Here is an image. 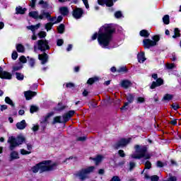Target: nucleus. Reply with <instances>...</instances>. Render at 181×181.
Returning a JSON list of instances; mask_svg holds the SVG:
<instances>
[{"mask_svg":"<svg viewBox=\"0 0 181 181\" xmlns=\"http://www.w3.org/2000/svg\"><path fill=\"white\" fill-rule=\"evenodd\" d=\"M112 33H114V28L108 24L102 26L99 30L98 42L103 49H110L112 43Z\"/></svg>","mask_w":181,"mask_h":181,"instance_id":"nucleus-1","label":"nucleus"},{"mask_svg":"<svg viewBox=\"0 0 181 181\" xmlns=\"http://www.w3.org/2000/svg\"><path fill=\"white\" fill-rule=\"evenodd\" d=\"M57 166V163L51 160H44L32 168L33 173H43V172H49L53 170Z\"/></svg>","mask_w":181,"mask_h":181,"instance_id":"nucleus-2","label":"nucleus"},{"mask_svg":"<svg viewBox=\"0 0 181 181\" xmlns=\"http://www.w3.org/2000/svg\"><path fill=\"white\" fill-rule=\"evenodd\" d=\"M135 153L131 155L132 159H141L144 158V159H151V154H149L148 151V147L146 146H139L136 145L135 146Z\"/></svg>","mask_w":181,"mask_h":181,"instance_id":"nucleus-3","label":"nucleus"},{"mask_svg":"<svg viewBox=\"0 0 181 181\" xmlns=\"http://www.w3.org/2000/svg\"><path fill=\"white\" fill-rule=\"evenodd\" d=\"M25 136L23 134H20L17 136V138H15V136H11L8 137V139L7 141L8 144H9V149L10 151H13L15 148H17V146H19V145H22L23 142L25 141Z\"/></svg>","mask_w":181,"mask_h":181,"instance_id":"nucleus-4","label":"nucleus"},{"mask_svg":"<svg viewBox=\"0 0 181 181\" xmlns=\"http://www.w3.org/2000/svg\"><path fill=\"white\" fill-rule=\"evenodd\" d=\"M76 112L74 110H70L67 113L64 114L63 117L57 116L54 118L52 124H66L67 121L74 115Z\"/></svg>","mask_w":181,"mask_h":181,"instance_id":"nucleus-5","label":"nucleus"},{"mask_svg":"<svg viewBox=\"0 0 181 181\" xmlns=\"http://www.w3.org/2000/svg\"><path fill=\"white\" fill-rule=\"evenodd\" d=\"M95 170V167L94 166L83 168L76 173V176L79 177L81 180H86V179H88V175H90V173H93Z\"/></svg>","mask_w":181,"mask_h":181,"instance_id":"nucleus-6","label":"nucleus"},{"mask_svg":"<svg viewBox=\"0 0 181 181\" xmlns=\"http://www.w3.org/2000/svg\"><path fill=\"white\" fill-rule=\"evenodd\" d=\"M152 40L145 39L143 40V45L146 49H150V47H153V46H156L158 45V42L160 40V37L158 35H154L152 37Z\"/></svg>","mask_w":181,"mask_h":181,"instance_id":"nucleus-7","label":"nucleus"},{"mask_svg":"<svg viewBox=\"0 0 181 181\" xmlns=\"http://www.w3.org/2000/svg\"><path fill=\"white\" fill-rule=\"evenodd\" d=\"M37 49L38 50H41V52L49 50V49H50V47L49 46V42H47V40H38L37 42V45H34V52H36Z\"/></svg>","mask_w":181,"mask_h":181,"instance_id":"nucleus-8","label":"nucleus"},{"mask_svg":"<svg viewBox=\"0 0 181 181\" xmlns=\"http://www.w3.org/2000/svg\"><path fill=\"white\" fill-rule=\"evenodd\" d=\"M126 97L127 102L124 103L123 107L120 108L121 111H127V110H128V105L134 103V98H135V97L131 93H128Z\"/></svg>","mask_w":181,"mask_h":181,"instance_id":"nucleus-9","label":"nucleus"},{"mask_svg":"<svg viewBox=\"0 0 181 181\" xmlns=\"http://www.w3.org/2000/svg\"><path fill=\"white\" fill-rule=\"evenodd\" d=\"M84 11L81 8L76 7L73 10L72 15L75 19H80L83 17Z\"/></svg>","mask_w":181,"mask_h":181,"instance_id":"nucleus-10","label":"nucleus"},{"mask_svg":"<svg viewBox=\"0 0 181 181\" xmlns=\"http://www.w3.org/2000/svg\"><path fill=\"white\" fill-rule=\"evenodd\" d=\"M0 78H4V80H11L12 78V74L4 71L2 67L0 66Z\"/></svg>","mask_w":181,"mask_h":181,"instance_id":"nucleus-11","label":"nucleus"},{"mask_svg":"<svg viewBox=\"0 0 181 181\" xmlns=\"http://www.w3.org/2000/svg\"><path fill=\"white\" fill-rule=\"evenodd\" d=\"M40 28V23H38L35 25H30L28 27V29H29L30 30H32L33 32V36H32L33 40H36V39H37V37L36 36V35H35V30H37V29H39Z\"/></svg>","mask_w":181,"mask_h":181,"instance_id":"nucleus-12","label":"nucleus"},{"mask_svg":"<svg viewBox=\"0 0 181 181\" xmlns=\"http://www.w3.org/2000/svg\"><path fill=\"white\" fill-rule=\"evenodd\" d=\"M50 14L51 13H49L48 11H46V10H42L39 16V19H40L41 21H45L47 19L48 21L49 18H50Z\"/></svg>","mask_w":181,"mask_h":181,"instance_id":"nucleus-13","label":"nucleus"},{"mask_svg":"<svg viewBox=\"0 0 181 181\" xmlns=\"http://www.w3.org/2000/svg\"><path fill=\"white\" fill-rule=\"evenodd\" d=\"M117 0H98V4L99 5H106V6H112L114 2Z\"/></svg>","mask_w":181,"mask_h":181,"instance_id":"nucleus-14","label":"nucleus"},{"mask_svg":"<svg viewBox=\"0 0 181 181\" xmlns=\"http://www.w3.org/2000/svg\"><path fill=\"white\" fill-rule=\"evenodd\" d=\"M163 84V79L159 78L156 80V81L152 82L151 86H150V88L151 90H153V88H156V87H159Z\"/></svg>","mask_w":181,"mask_h":181,"instance_id":"nucleus-15","label":"nucleus"},{"mask_svg":"<svg viewBox=\"0 0 181 181\" xmlns=\"http://www.w3.org/2000/svg\"><path fill=\"white\" fill-rule=\"evenodd\" d=\"M131 142V139H122L117 144V148H119V146H125L128 145Z\"/></svg>","mask_w":181,"mask_h":181,"instance_id":"nucleus-16","label":"nucleus"},{"mask_svg":"<svg viewBox=\"0 0 181 181\" xmlns=\"http://www.w3.org/2000/svg\"><path fill=\"white\" fill-rule=\"evenodd\" d=\"M36 94H37L36 92H33L31 90H28L24 93L26 100H32V98L35 97V95H36Z\"/></svg>","mask_w":181,"mask_h":181,"instance_id":"nucleus-17","label":"nucleus"},{"mask_svg":"<svg viewBox=\"0 0 181 181\" xmlns=\"http://www.w3.org/2000/svg\"><path fill=\"white\" fill-rule=\"evenodd\" d=\"M38 59L39 60H40L42 64H45V63H47V59H48L47 54L44 53L42 54H39Z\"/></svg>","mask_w":181,"mask_h":181,"instance_id":"nucleus-18","label":"nucleus"},{"mask_svg":"<svg viewBox=\"0 0 181 181\" xmlns=\"http://www.w3.org/2000/svg\"><path fill=\"white\" fill-rule=\"evenodd\" d=\"M121 86L123 88H129L132 86V82L129 80H124L121 82Z\"/></svg>","mask_w":181,"mask_h":181,"instance_id":"nucleus-19","label":"nucleus"},{"mask_svg":"<svg viewBox=\"0 0 181 181\" xmlns=\"http://www.w3.org/2000/svg\"><path fill=\"white\" fill-rule=\"evenodd\" d=\"M16 128L18 129H25L26 128V121L22 120L21 122H19L16 124Z\"/></svg>","mask_w":181,"mask_h":181,"instance_id":"nucleus-20","label":"nucleus"},{"mask_svg":"<svg viewBox=\"0 0 181 181\" xmlns=\"http://www.w3.org/2000/svg\"><path fill=\"white\" fill-rule=\"evenodd\" d=\"M16 159H19V153H18L17 151H12L10 153V161L11 162V160H15Z\"/></svg>","mask_w":181,"mask_h":181,"instance_id":"nucleus-21","label":"nucleus"},{"mask_svg":"<svg viewBox=\"0 0 181 181\" xmlns=\"http://www.w3.org/2000/svg\"><path fill=\"white\" fill-rule=\"evenodd\" d=\"M137 59H138L139 63H144V62H145V60H146V58H145V53L140 52L137 55Z\"/></svg>","mask_w":181,"mask_h":181,"instance_id":"nucleus-22","label":"nucleus"},{"mask_svg":"<svg viewBox=\"0 0 181 181\" xmlns=\"http://www.w3.org/2000/svg\"><path fill=\"white\" fill-rule=\"evenodd\" d=\"M22 69H23V64L19 62L18 64L13 66V71H18L19 70H22Z\"/></svg>","mask_w":181,"mask_h":181,"instance_id":"nucleus-23","label":"nucleus"},{"mask_svg":"<svg viewBox=\"0 0 181 181\" xmlns=\"http://www.w3.org/2000/svg\"><path fill=\"white\" fill-rule=\"evenodd\" d=\"M59 12L62 13V15L66 16V15L69 14V8H67V7H61L59 8Z\"/></svg>","mask_w":181,"mask_h":181,"instance_id":"nucleus-24","label":"nucleus"},{"mask_svg":"<svg viewBox=\"0 0 181 181\" xmlns=\"http://www.w3.org/2000/svg\"><path fill=\"white\" fill-rule=\"evenodd\" d=\"M29 16L33 18L34 19H39L40 14L37 11H31L29 13Z\"/></svg>","mask_w":181,"mask_h":181,"instance_id":"nucleus-25","label":"nucleus"},{"mask_svg":"<svg viewBox=\"0 0 181 181\" xmlns=\"http://www.w3.org/2000/svg\"><path fill=\"white\" fill-rule=\"evenodd\" d=\"M144 177H145V179H151V181L159 180V177H158V175H153V176L150 177L147 174H145Z\"/></svg>","mask_w":181,"mask_h":181,"instance_id":"nucleus-26","label":"nucleus"},{"mask_svg":"<svg viewBox=\"0 0 181 181\" xmlns=\"http://www.w3.org/2000/svg\"><path fill=\"white\" fill-rule=\"evenodd\" d=\"M103 159H104V157L103 156H98L96 158H93V160L95 163V165H98L103 162Z\"/></svg>","mask_w":181,"mask_h":181,"instance_id":"nucleus-27","label":"nucleus"},{"mask_svg":"<svg viewBox=\"0 0 181 181\" xmlns=\"http://www.w3.org/2000/svg\"><path fill=\"white\" fill-rule=\"evenodd\" d=\"M16 11L17 14L20 13L21 15H23V13L26 12V8H23L21 6H18L16 8Z\"/></svg>","mask_w":181,"mask_h":181,"instance_id":"nucleus-28","label":"nucleus"},{"mask_svg":"<svg viewBox=\"0 0 181 181\" xmlns=\"http://www.w3.org/2000/svg\"><path fill=\"white\" fill-rule=\"evenodd\" d=\"M100 80V78L98 76H95L93 78H90L88 81L87 83L88 84H93V83H95V81H98Z\"/></svg>","mask_w":181,"mask_h":181,"instance_id":"nucleus-29","label":"nucleus"},{"mask_svg":"<svg viewBox=\"0 0 181 181\" xmlns=\"http://www.w3.org/2000/svg\"><path fill=\"white\" fill-rule=\"evenodd\" d=\"M17 52L18 53H24L25 52V47L22 45V44H18L16 45Z\"/></svg>","mask_w":181,"mask_h":181,"instance_id":"nucleus-30","label":"nucleus"},{"mask_svg":"<svg viewBox=\"0 0 181 181\" xmlns=\"http://www.w3.org/2000/svg\"><path fill=\"white\" fill-rule=\"evenodd\" d=\"M39 5H42V7L44 8V9L49 8V3H47V1H45L43 0H40Z\"/></svg>","mask_w":181,"mask_h":181,"instance_id":"nucleus-31","label":"nucleus"},{"mask_svg":"<svg viewBox=\"0 0 181 181\" xmlns=\"http://www.w3.org/2000/svg\"><path fill=\"white\" fill-rule=\"evenodd\" d=\"M174 35H173V39H176V37H180V30L179 28H175L174 30Z\"/></svg>","mask_w":181,"mask_h":181,"instance_id":"nucleus-32","label":"nucleus"},{"mask_svg":"<svg viewBox=\"0 0 181 181\" xmlns=\"http://www.w3.org/2000/svg\"><path fill=\"white\" fill-rule=\"evenodd\" d=\"M128 69H127V66H120L117 69V73H127Z\"/></svg>","mask_w":181,"mask_h":181,"instance_id":"nucleus-33","label":"nucleus"},{"mask_svg":"<svg viewBox=\"0 0 181 181\" xmlns=\"http://www.w3.org/2000/svg\"><path fill=\"white\" fill-rule=\"evenodd\" d=\"M5 103H6V104H8L11 107H15V104L13 103V101H12L11 98L9 97H6Z\"/></svg>","mask_w":181,"mask_h":181,"instance_id":"nucleus-34","label":"nucleus"},{"mask_svg":"<svg viewBox=\"0 0 181 181\" xmlns=\"http://www.w3.org/2000/svg\"><path fill=\"white\" fill-rule=\"evenodd\" d=\"M140 36L143 37H148L149 36V33L146 30H142L140 31Z\"/></svg>","mask_w":181,"mask_h":181,"instance_id":"nucleus-35","label":"nucleus"},{"mask_svg":"<svg viewBox=\"0 0 181 181\" xmlns=\"http://www.w3.org/2000/svg\"><path fill=\"white\" fill-rule=\"evenodd\" d=\"M172 98H173V95H170V94H165L163 97V100L164 101H170V100H172Z\"/></svg>","mask_w":181,"mask_h":181,"instance_id":"nucleus-36","label":"nucleus"},{"mask_svg":"<svg viewBox=\"0 0 181 181\" xmlns=\"http://www.w3.org/2000/svg\"><path fill=\"white\" fill-rule=\"evenodd\" d=\"M16 77L17 80L22 81V80H23L25 76L21 73L16 72Z\"/></svg>","mask_w":181,"mask_h":181,"instance_id":"nucleus-37","label":"nucleus"},{"mask_svg":"<svg viewBox=\"0 0 181 181\" xmlns=\"http://www.w3.org/2000/svg\"><path fill=\"white\" fill-rule=\"evenodd\" d=\"M57 18L56 17H52V16H49V18H48V21H49V22H52V23L53 25H56V23H57Z\"/></svg>","mask_w":181,"mask_h":181,"instance_id":"nucleus-38","label":"nucleus"},{"mask_svg":"<svg viewBox=\"0 0 181 181\" xmlns=\"http://www.w3.org/2000/svg\"><path fill=\"white\" fill-rule=\"evenodd\" d=\"M163 22L165 23V25H169V15H165L163 18Z\"/></svg>","mask_w":181,"mask_h":181,"instance_id":"nucleus-39","label":"nucleus"},{"mask_svg":"<svg viewBox=\"0 0 181 181\" xmlns=\"http://www.w3.org/2000/svg\"><path fill=\"white\" fill-rule=\"evenodd\" d=\"M53 23H48L47 24H45V29L46 30H47V32H49V30H52V28H53Z\"/></svg>","mask_w":181,"mask_h":181,"instance_id":"nucleus-40","label":"nucleus"},{"mask_svg":"<svg viewBox=\"0 0 181 181\" xmlns=\"http://www.w3.org/2000/svg\"><path fill=\"white\" fill-rule=\"evenodd\" d=\"M145 103V98L144 97H139L136 98V103L137 104H142Z\"/></svg>","mask_w":181,"mask_h":181,"instance_id":"nucleus-41","label":"nucleus"},{"mask_svg":"<svg viewBox=\"0 0 181 181\" xmlns=\"http://www.w3.org/2000/svg\"><path fill=\"white\" fill-rule=\"evenodd\" d=\"M57 30H58L59 33H63V32H64V24H61L57 28Z\"/></svg>","mask_w":181,"mask_h":181,"instance_id":"nucleus-42","label":"nucleus"},{"mask_svg":"<svg viewBox=\"0 0 181 181\" xmlns=\"http://www.w3.org/2000/svg\"><path fill=\"white\" fill-rule=\"evenodd\" d=\"M37 110H39V107H37V106L33 105L30 107V111L31 114H33V112H36Z\"/></svg>","mask_w":181,"mask_h":181,"instance_id":"nucleus-43","label":"nucleus"},{"mask_svg":"<svg viewBox=\"0 0 181 181\" xmlns=\"http://www.w3.org/2000/svg\"><path fill=\"white\" fill-rule=\"evenodd\" d=\"M115 17L117 18V19H119V18H122V13L121 11H116L115 13Z\"/></svg>","mask_w":181,"mask_h":181,"instance_id":"nucleus-44","label":"nucleus"},{"mask_svg":"<svg viewBox=\"0 0 181 181\" xmlns=\"http://www.w3.org/2000/svg\"><path fill=\"white\" fill-rule=\"evenodd\" d=\"M20 152H21V155H30V151H28L25 149H21Z\"/></svg>","mask_w":181,"mask_h":181,"instance_id":"nucleus-45","label":"nucleus"},{"mask_svg":"<svg viewBox=\"0 0 181 181\" xmlns=\"http://www.w3.org/2000/svg\"><path fill=\"white\" fill-rule=\"evenodd\" d=\"M38 36L40 39H42V37H46V32L41 31L38 33Z\"/></svg>","mask_w":181,"mask_h":181,"instance_id":"nucleus-46","label":"nucleus"},{"mask_svg":"<svg viewBox=\"0 0 181 181\" xmlns=\"http://www.w3.org/2000/svg\"><path fill=\"white\" fill-rule=\"evenodd\" d=\"M163 166H166V163H162L161 161H157V167L158 168H163Z\"/></svg>","mask_w":181,"mask_h":181,"instance_id":"nucleus-47","label":"nucleus"},{"mask_svg":"<svg viewBox=\"0 0 181 181\" xmlns=\"http://www.w3.org/2000/svg\"><path fill=\"white\" fill-rule=\"evenodd\" d=\"M19 60H20L21 63H23V64L26 63V62H27L26 57L23 55L20 57Z\"/></svg>","mask_w":181,"mask_h":181,"instance_id":"nucleus-48","label":"nucleus"},{"mask_svg":"<svg viewBox=\"0 0 181 181\" xmlns=\"http://www.w3.org/2000/svg\"><path fill=\"white\" fill-rule=\"evenodd\" d=\"M28 63L31 67H35V59H33V58H30Z\"/></svg>","mask_w":181,"mask_h":181,"instance_id":"nucleus-49","label":"nucleus"},{"mask_svg":"<svg viewBox=\"0 0 181 181\" xmlns=\"http://www.w3.org/2000/svg\"><path fill=\"white\" fill-rule=\"evenodd\" d=\"M11 57H12L13 60H16V59H18V52H16V51H14L12 53Z\"/></svg>","mask_w":181,"mask_h":181,"instance_id":"nucleus-50","label":"nucleus"},{"mask_svg":"<svg viewBox=\"0 0 181 181\" xmlns=\"http://www.w3.org/2000/svg\"><path fill=\"white\" fill-rule=\"evenodd\" d=\"M145 168L146 169H151L152 168V164L149 161H146L145 163Z\"/></svg>","mask_w":181,"mask_h":181,"instance_id":"nucleus-51","label":"nucleus"},{"mask_svg":"<svg viewBox=\"0 0 181 181\" xmlns=\"http://www.w3.org/2000/svg\"><path fill=\"white\" fill-rule=\"evenodd\" d=\"M32 131H33V132H36V131H39V125L33 124V127H32Z\"/></svg>","mask_w":181,"mask_h":181,"instance_id":"nucleus-52","label":"nucleus"},{"mask_svg":"<svg viewBox=\"0 0 181 181\" xmlns=\"http://www.w3.org/2000/svg\"><path fill=\"white\" fill-rule=\"evenodd\" d=\"M83 5H85V7L86 9H88L90 8V5L88 4V0H82Z\"/></svg>","mask_w":181,"mask_h":181,"instance_id":"nucleus-53","label":"nucleus"},{"mask_svg":"<svg viewBox=\"0 0 181 181\" xmlns=\"http://www.w3.org/2000/svg\"><path fill=\"white\" fill-rule=\"evenodd\" d=\"M66 87L67 88H74V83H66Z\"/></svg>","mask_w":181,"mask_h":181,"instance_id":"nucleus-54","label":"nucleus"},{"mask_svg":"<svg viewBox=\"0 0 181 181\" xmlns=\"http://www.w3.org/2000/svg\"><path fill=\"white\" fill-rule=\"evenodd\" d=\"M167 69H172L175 67V64H167L166 65Z\"/></svg>","mask_w":181,"mask_h":181,"instance_id":"nucleus-55","label":"nucleus"},{"mask_svg":"<svg viewBox=\"0 0 181 181\" xmlns=\"http://www.w3.org/2000/svg\"><path fill=\"white\" fill-rule=\"evenodd\" d=\"M63 43H64V42L63 41L62 39L58 40L57 42V46H62V45H63Z\"/></svg>","mask_w":181,"mask_h":181,"instance_id":"nucleus-56","label":"nucleus"},{"mask_svg":"<svg viewBox=\"0 0 181 181\" xmlns=\"http://www.w3.org/2000/svg\"><path fill=\"white\" fill-rule=\"evenodd\" d=\"M172 107L173 108V110H175L176 111V110H178V108H179V105L177 103H173L172 105Z\"/></svg>","mask_w":181,"mask_h":181,"instance_id":"nucleus-57","label":"nucleus"},{"mask_svg":"<svg viewBox=\"0 0 181 181\" xmlns=\"http://www.w3.org/2000/svg\"><path fill=\"white\" fill-rule=\"evenodd\" d=\"M119 156H121V158L125 157V153H124V151H122V150L119 151Z\"/></svg>","mask_w":181,"mask_h":181,"instance_id":"nucleus-58","label":"nucleus"},{"mask_svg":"<svg viewBox=\"0 0 181 181\" xmlns=\"http://www.w3.org/2000/svg\"><path fill=\"white\" fill-rule=\"evenodd\" d=\"M1 111H5V110H8V106L6 105H1L0 107Z\"/></svg>","mask_w":181,"mask_h":181,"instance_id":"nucleus-59","label":"nucleus"},{"mask_svg":"<svg viewBox=\"0 0 181 181\" xmlns=\"http://www.w3.org/2000/svg\"><path fill=\"white\" fill-rule=\"evenodd\" d=\"M134 168H135V163L131 162V163H129V169H130V170H132V169H133Z\"/></svg>","mask_w":181,"mask_h":181,"instance_id":"nucleus-60","label":"nucleus"},{"mask_svg":"<svg viewBox=\"0 0 181 181\" xmlns=\"http://www.w3.org/2000/svg\"><path fill=\"white\" fill-rule=\"evenodd\" d=\"M86 136H81V137H78L77 141H81V142L86 141Z\"/></svg>","mask_w":181,"mask_h":181,"instance_id":"nucleus-61","label":"nucleus"},{"mask_svg":"<svg viewBox=\"0 0 181 181\" xmlns=\"http://www.w3.org/2000/svg\"><path fill=\"white\" fill-rule=\"evenodd\" d=\"M62 21H63V17L62 16H58V18H57V23H60Z\"/></svg>","mask_w":181,"mask_h":181,"instance_id":"nucleus-62","label":"nucleus"},{"mask_svg":"<svg viewBox=\"0 0 181 181\" xmlns=\"http://www.w3.org/2000/svg\"><path fill=\"white\" fill-rule=\"evenodd\" d=\"M36 4V0H31L30 6L31 8H35V4Z\"/></svg>","mask_w":181,"mask_h":181,"instance_id":"nucleus-63","label":"nucleus"},{"mask_svg":"<svg viewBox=\"0 0 181 181\" xmlns=\"http://www.w3.org/2000/svg\"><path fill=\"white\" fill-rule=\"evenodd\" d=\"M97 37L98 38V34H97V33H95L92 35V40H95V39H97Z\"/></svg>","mask_w":181,"mask_h":181,"instance_id":"nucleus-64","label":"nucleus"}]
</instances>
